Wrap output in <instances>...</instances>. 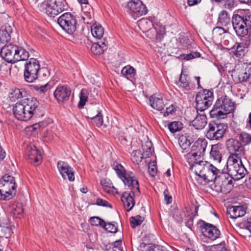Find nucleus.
Masks as SVG:
<instances>
[{"mask_svg": "<svg viewBox=\"0 0 251 251\" xmlns=\"http://www.w3.org/2000/svg\"><path fill=\"white\" fill-rule=\"evenodd\" d=\"M235 106L234 102L226 95L218 98L212 109L209 112L212 118L223 119L227 115L234 111Z\"/></svg>", "mask_w": 251, "mask_h": 251, "instance_id": "obj_1", "label": "nucleus"}, {"mask_svg": "<svg viewBox=\"0 0 251 251\" xmlns=\"http://www.w3.org/2000/svg\"><path fill=\"white\" fill-rule=\"evenodd\" d=\"M232 24L237 35L245 37L251 29V12L248 10H244L239 14H233Z\"/></svg>", "mask_w": 251, "mask_h": 251, "instance_id": "obj_2", "label": "nucleus"}, {"mask_svg": "<svg viewBox=\"0 0 251 251\" xmlns=\"http://www.w3.org/2000/svg\"><path fill=\"white\" fill-rule=\"evenodd\" d=\"M112 166L118 177L126 185L130 188L133 194H140L139 182L132 172L127 171L121 164L117 162H114Z\"/></svg>", "mask_w": 251, "mask_h": 251, "instance_id": "obj_3", "label": "nucleus"}, {"mask_svg": "<svg viewBox=\"0 0 251 251\" xmlns=\"http://www.w3.org/2000/svg\"><path fill=\"white\" fill-rule=\"evenodd\" d=\"M15 178L7 174L0 179V201H9L13 199L17 192Z\"/></svg>", "mask_w": 251, "mask_h": 251, "instance_id": "obj_4", "label": "nucleus"}, {"mask_svg": "<svg viewBox=\"0 0 251 251\" xmlns=\"http://www.w3.org/2000/svg\"><path fill=\"white\" fill-rule=\"evenodd\" d=\"M38 7L40 11L54 17L67 10L68 5L66 1H43Z\"/></svg>", "mask_w": 251, "mask_h": 251, "instance_id": "obj_5", "label": "nucleus"}, {"mask_svg": "<svg viewBox=\"0 0 251 251\" xmlns=\"http://www.w3.org/2000/svg\"><path fill=\"white\" fill-rule=\"evenodd\" d=\"M39 61L35 58L28 60L25 65L24 76L25 80L28 83L35 81L39 77L40 70Z\"/></svg>", "mask_w": 251, "mask_h": 251, "instance_id": "obj_6", "label": "nucleus"}, {"mask_svg": "<svg viewBox=\"0 0 251 251\" xmlns=\"http://www.w3.org/2000/svg\"><path fill=\"white\" fill-rule=\"evenodd\" d=\"M227 128L226 124L210 122L208 125L205 136L210 140L220 141L224 138Z\"/></svg>", "mask_w": 251, "mask_h": 251, "instance_id": "obj_7", "label": "nucleus"}, {"mask_svg": "<svg viewBox=\"0 0 251 251\" xmlns=\"http://www.w3.org/2000/svg\"><path fill=\"white\" fill-rule=\"evenodd\" d=\"M227 174L234 180L242 178L247 173V170L243 165L241 159H228L227 161Z\"/></svg>", "mask_w": 251, "mask_h": 251, "instance_id": "obj_8", "label": "nucleus"}, {"mask_svg": "<svg viewBox=\"0 0 251 251\" xmlns=\"http://www.w3.org/2000/svg\"><path fill=\"white\" fill-rule=\"evenodd\" d=\"M214 99L213 92L208 89H204L202 92H199L196 96V109L203 112L212 104Z\"/></svg>", "mask_w": 251, "mask_h": 251, "instance_id": "obj_9", "label": "nucleus"}, {"mask_svg": "<svg viewBox=\"0 0 251 251\" xmlns=\"http://www.w3.org/2000/svg\"><path fill=\"white\" fill-rule=\"evenodd\" d=\"M57 23L63 30L69 34H72L76 29V19L70 12L65 13L57 20Z\"/></svg>", "mask_w": 251, "mask_h": 251, "instance_id": "obj_10", "label": "nucleus"}, {"mask_svg": "<svg viewBox=\"0 0 251 251\" xmlns=\"http://www.w3.org/2000/svg\"><path fill=\"white\" fill-rule=\"evenodd\" d=\"M226 148L230 153L228 159L240 160L245 154V149L241 143L236 139L230 138L226 143Z\"/></svg>", "mask_w": 251, "mask_h": 251, "instance_id": "obj_11", "label": "nucleus"}, {"mask_svg": "<svg viewBox=\"0 0 251 251\" xmlns=\"http://www.w3.org/2000/svg\"><path fill=\"white\" fill-rule=\"evenodd\" d=\"M197 226L198 229L202 234L210 240H215L220 237V231L212 224L206 223L202 220H200L198 222Z\"/></svg>", "mask_w": 251, "mask_h": 251, "instance_id": "obj_12", "label": "nucleus"}, {"mask_svg": "<svg viewBox=\"0 0 251 251\" xmlns=\"http://www.w3.org/2000/svg\"><path fill=\"white\" fill-rule=\"evenodd\" d=\"M151 142H146L145 145H142L144 150L143 153L140 150H135L131 153V159L134 163L139 164L143 158H148L151 156L153 149Z\"/></svg>", "mask_w": 251, "mask_h": 251, "instance_id": "obj_13", "label": "nucleus"}, {"mask_svg": "<svg viewBox=\"0 0 251 251\" xmlns=\"http://www.w3.org/2000/svg\"><path fill=\"white\" fill-rule=\"evenodd\" d=\"M22 104L25 107L26 114L30 119L35 115L37 114V111L39 106V101L34 97H30L22 100Z\"/></svg>", "mask_w": 251, "mask_h": 251, "instance_id": "obj_14", "label": "nucleus"}, {"mask_svg": "<svg viewBox=\"0 0 251 251\" xmlns=\"http://www.w3.org/2000/svg\"><path fill=\"white\" fill-rule=\"evenodd\" d=\"M25 156L29 163L34 164L40 162L42 159L41 152L34 145L26 146L25 151Z\"/></svg>", "mask_w": 251, "mask_h": 251, "instance_id": "obj_15", "label": "nucleus"}, {"mask_svg": "<svg viewBox=\"0 0 251 251\" xmlns=\"http://www.w3.org/2000/svg\"><path fill=\"white\" fill-rule=\"evenodd\" d=\"M71 94V88L67 85H59L55 90L53 95L59 103L68 101Z\"/></svg>", "mask_w": 251, "mask_h": 251, "instance_id": "obj_16", "label": "nucleus"}, {"mask_svg": "<svg viewBox=\"0 0 251 251\" xmlns=\"http://www.w3.org/2000/svg\"><path fill=\"white\" fill-rule=\"evenodd\" d=\"M57 169L64 179H68L70 181L75 180V175L73 169L68 163L59 161L57 164Z\"/></svg>", "mask_w": 251, "mask_h": 251, "instance_id": "obj_17", "label": "nucleus"}, {"mask_svg": "<svg viewBox=\"0 0 251 251\" xmlns=\"http://www.w3.org/2000/svg\"><path fill=\"white\" fill-rule=\"evenodd\" d=\"M126 6L131 13L138 17L146 15L148 12L142 1H128Z\"/></svg>", "mask_w": 251, "mask_h": 251, "instance_id": "obj_18", "label": "nucleus"}, {"mask_svg": "<svg viewBox=\"0 0 251 251\" xmlns=\"http://www.w3.org/2000/svg\"><path fill=\"white\" fill-rule=\"evenodd\" d=\"M16 45H9L3 47L0 50V57L7 63H15V49Z\"/></svg>", "mask_w": 251, "mask_h": 251, "instance_id": "obj_19", "label": "nucleus"}, {"mask_svg": "<svg viewBox=\"0 0 251 251\" xmlns=\"http://www.w3.org/2000/svg\"><path fill=\"white\" fill-rule=\"evenodd\" d=\"M88 114V118L91 119L92 122L97 126H102L103 120L101 111L98 105H95L89 109Z\"/></svg>", "mask_w": 251, "mask_h": 251, "instance_id": "obj_20", "label": "nucleus"}, {"mask_svg": "<svg viewBox=\"0 0 251 251\" xmlns=\"http://www.w3.org/2000/svg\"><path fill=\"white\" fill-rule=\"evenodd\" d=\"M206 171L202 175V179L206 182L215 181L221 175V170L217 168L212 164L209 163Z\"/></svg>", "mask_w": 251, "mask_h": 251, "instance_id": "obj_21", "label": "nucleus"}, {"mask_svg": "<svg viewBox=\"0 0 251 251\" xmlns=\"http://www.w3.org/2000/svg\"><path fill=\"white\" fill-rule=\"evenodd\" d=\"M13 114L15 117L19 120L22 121H27L30 120L28 117L25 107L21 101H19L15 103L13 107Z\"/></svg>", "mask_w": 251, "mask_h": 251, "instance_id": "obj_22", "label": "nucleus"}, {"mask_svg": "<svg viewBox=\"0 0 251 251\" xmlns=\"http://www.w3.org/2000/svg\"><path fill=\"white\" fill-rule=\"evenodd\" d=\"M149 102L151 106L154 109L161 111L166 106L163 96L160 94H154L149 98Z\"/></svg>", "mask_w": 251, "mask_h": 251, "instance_id": "obj_23", "label": "nucleus"}, {"mask_svg": "<svg viewBox=\"0 0 251 251\" xmlns=\"http://www.w3.org/2000/svg\"><path fill=\"white\" fill-rule=\"evenodd\" d=\"M140 194H133L131 191L130 192H125L121 196V201H122L124 207L126 211H130L134 207L135 201L134 199L135 195H139Z\"/></svg>", "mask_w": 251, "mask_h": 251, "instance_id": "obj_24", "label": "nucleus"}, {"mask_svg": "<svg viewBox=\"0 0 251 251\" xmlns=\"http://www.w3.org/2000/svg\"><path fill=\"white\" fill-rule=\"evenodd\" d=\"M207 146V141L205 139H198L191 147V150L196 152L199 156H203L204 154Z\"/></svg>", "mask_w": 251, "mask_h": 251, "instance_id": "obj_25", "label": "nucleus"}, {"mask_svg": "<svg viewBox=\"0 0 251 251\" xmlns=\"http://www.w3.org/2000/svg\"><path fill=\"white\" fill-rule=\"evenodd\" d=\"M207 119L204 113H198L195 119L191 121V125L196 129L201 130L204 128L207 123Z\"/></svg>", "mask_w": 251, "mask_h": 251, "instance_id": "obj_26", "label": "nucleus"}, {"mask_svg": "<svg viewBox=\"0 0 251 251\" xmlns=\"http://www.w3.org/2000/svg\"><path fill=\"white\" fill-rule=\"evenodd\" d=\"M12 31L13 28L9 24L3 25L0 28V41L3 43L9 42Z\"/></svg>", "mask_w": 251, "mask_h": 251, "instance_id": "obj_27", "label": "nucleus"}, {"mask_svg": "<svg viewBox=\"0 0 251 251\" xmlns=\"http://www.w3.org/2000/svg\"><path fill=\"white\" fill-rule=\"evenodd\" d=\"M248 44L247 42H236L231 48L233 54L237 57H243L247 52Z\"/></svg>", "mask_w": 251, "mask_h": 251, "instance_id": "obj_28", "label": "nucleus"}, {"mask_svg": "<svg viewBox=\"0 0 251 251\" xmlns=\"http://www.w3.org/2000/svg\"><path fill=\"white\" fill-rule=\"evenodd\" d=\"M202 157L200 160L195 163L194 166L191 169V170L194 172L196 175L198 176L201 178H202V175L204 174L205 171H206V169L207 168V164H209V162L203 161L202 159Z\"/></svg>", "mask_w": 251, "mask_h": 251, "instance_id": "obj_29", "label": "nucleus"}, {"mask_svg": "<svg viewBox=\"0 0 251 251\" xmlns=\"http://www.w3.org/2000/svg\"><path fill=\"white\" fill-rule=\"evenodd\" d=\"M222 146L220 143L212 145L210 152V158L218 163L221 162L223 157L221 152Z\"/></svg>", "mask_w": 251, "mask_h": 251, "instance_id": "obj_30", "label": "nucleus"}, {"mask_svg": "<svg viewBox=\"0 0 251 251\" xmlns=\"http://www.w3.org/2000/svg\"><path fill=\"white\" fill-rule=\"evenodd\" d=\"M227 213L230 218L235 219L244 216L246 211L243 206H232L227 209Z\"/></svg>", "mask_w": 251, "mask_h": 251, "instance_id": "obj_31", "label": "nucleus"}, {"mask_svg": "<svg viewBox=\"0 0 251 251\" xmlns=\"http://www.w3.org/2000/svg\"><path fill=\"white\" fill-rule=\"evenodd\" d=\"M177 85L178 87L182 89L185 93H187L192 88V86L189 81V77L186 75H180Z\"/></svg>", "mask_w": 251, "mask_h": 251, "instance_id": "obj_32", "label": "nucleus"}, {"mask_svg": "<svg viewBox=\"0 0 251 251\" xmlns=\"http://www.w3.org/2000/svg\"><path fill=\"white\" fill-rule=\"evenodd\" d=\"M108 42L100 41L98 43H94L91 47V52L95 55L102 54L107 49Z\"/></svg>", "mask_w": 251, "mask_h": 251, "instance_id": "obj_33", "label": "nucleus"}, {"mask_svg": "<svg viewBox=\"0 0 251 251\" xmlns=\"http://www.w3.org/2000/svg\"><path fill=\"white\" fill-rule=\"evenodd\" d=\"M15 63L26 60L29 57V53L25 49L16 46L15 49Z\"/></svg>", "mask_w": 251, "mask_h": 251, "instance_id": "obj_34", "label": "nucleus"}, {"mask_svg": "<svg viewBox=\"0 0 251 251\" xmlns=\"http://www.w3.org/2000/svg\"><path fill=\"white\" fill-rule=\"evenodd\" d=\"M104 28L101 25L95 23L91 26V33L93 37L100 39L104 34Z\"/></svg>", "mask_w": 251, "mask_h": 251, "instance_id": "obj_35", "label": "nucleus"}, {"mask_svg": "<svg viewBox=\"0 0 251 251\" xmlns=\"http://www.w3.org/2000/svg\"><path fill=\"white\" fill-rule=\"evenodd\" d=\"M6 62L2 58H0V75L3 77H7L11 74L12 66Z\"/></svg>", "mask_w": 251, "mask_h": 251, "instance_id": "obj_36", "label": "nucleus"}, {"mask_svg": "<svg viewBox=\"0 0 251 251\" xmlns=\"http://www.w3.org/2000/svg\"><path fill=\"white\" fill-rule=\"evenodd\" d=\"M100 183L104 191L107 193L117 194V189L115 188L109 179L103 178L100 180Z\"/></svg>", "mask_w": 251, "mask_h": 251, "instance_id": "obj_37", "label": "nucleus"}, {"mask_svg": "<svg viewBox=\"0 0 251 251\" xmlns=\"http://www.w3.org/2000/svg\"><path fill=\"white\" fill-rule=\"evenodd\" d=\"M27 95L26 91L23 88H15L12 90L10 93V99L12 100H16L18 99H22L26 97Z\"/></svg>", "mask_w": 251, "mask_h": 251, "instance_id": "obj_38", "label": "nucleus"}, {"mask_svg": "<svg viewBox=\"0 0 251 251\" xmlns=\"http://www.w3.org/2000/svg\"><path fill=\"white\" fill-rule=\"evenodd\" d=\"M148 19L150 20L149 24L154 26V29H155L156 31V38L157 40H161L164 38V35L166 34V28L164 26L161 25H156V26H155L152 23V18L149 17Z\"/></svg>", "mask_w": 251, "mask_h": 251, "instance_id": "obj_39", "label": "nucleus"}, {"mask_svg": "<svg viewBox=\"0 0 251 251\" xmlns=\"http://www.w3.org/2000/svg\"><path fill=\"white\" fill-rule=\"evenodd\" d=\"M202 157L201 156H199V154H197L196 152L191 151L186 155V158L190 166V169H191L192 167L194 166L195 163H197Z\"/></svg>", "mask_w": 251, "mask_h": 251, "instance_id": "obj_40", "label": "nucleus"}, {"mask_svg": "<svg viewBox=\"0 0 251 251\" xmlns=\"http://www.w3.org/2000/svg\"><path fill=\"white\" fill-rule=\"evenodd\" d=\"M230 17L227 13L224 10L221 11L219 14L217 24L223 26H227L230 23Z\"/></svg>", "mask_w": 251, "mask_h": 251, "instance_id": "obj_41", "label": "nucleus"}, {"mask_svg": "<svg viewBox=\"0 0 251 251\" xmlns=\"http://www.w3.org/2000/svg\"><path fill=\"white\" fill-rule=\"evenodd\" d=\"M201 55V53L198 51H192L188 54H181L177 58L180 60L188 61L196 58H199Z\"/></svg>", "mask_w": 251, "mask_h": 251, "instance_id": "obj_42", "label": "nucleus"}, {"mask_svg": "<svg viewBox=\"0 0 251 251\" xmlns=\"http://www.w3.org/2000/svg\"><path fill=\"white\" fill-rule=\"evenodd\" d=\"M79 98L80 100L78 104V107L81 109L84 107L88 99V93L86 89H83L81 90L79 95Z\"/></svg>", "mask_w": 251, "mask_h": 251, "instance_id": "obj_43", "label": "nucleus"}, {"mask_svg": "<svg viewBox=\"0 0 251 251\" xmlns=\"http://www.w3.org/2000/svg\"><path fill=\"white\" fill-rule=\"evenodd\" d=\"M168 126L171 132L175 133L180 131L182 128V124L180 122L174 121L170 123Z\"/></svg>", "mask_w": 251, "mask_h": 251, "instance_id": "obj_44", "label": "nucleus"}, {"mask_svg": "<svg viewBox=\"0 0 251 251\" xmlns=\"http://www.w3.org/2000/svg\"><path fill=\"white\" fill-rule=\"evenodd\" d=\"M144 219L145 218L144 217L139 215L131 217L129 219L131 226L135 228L136 226L141 225Z\"/></svg>", "mask_w": 251, "mask_h": 251, "instance_id": "obj_45", "label": "nucleus"}, {"mask_svg": "<svg viewBox=\"0 0 251 251\" xmlns=\"http://www.w3.org/2000/svg\"><path fill=\"white\" fill-rule=\"evenodd\" d=\"M121 74L127 77H132L135 75L136 70L130 66H126L123 68Z\"/></svg>", "mask_w": 251, "mask_h": 251, "instance_id": "obj_46", "label": "nucleus"}, {"mask_svg": "<svg viewBox=\"0 0 251 251\" xmlns=\"http://www.w3.org/2000/svg\"><path fill=\"white\" fill-rule=\"evenodd\" d=\"M239 139L244 146L251 144V134L246 132H242L239 134Z\"/></svg>", "mask_w": 251, "mask_h": 251, "instance_id": "obj_47", "label": "nucleus"}, {"mask_svg": "<svg viewBox=\"0 0 251 251\" xmlns=\"http://www.w3.org/2000/svg\"><path fill=\"white\" fill-rule=\"evenodd\" d=\"M83 13H93V8L88 1H78Z\"/></svg>", "mask_w": 251, "mask_h": 251, "instance_id": "obj_48", "label": "nucleus"}, {"mask_svg": "<svg viewBox=\"0 0 251 251\" xmlns=\"http://www.w3.org/2000/svg\"><path fill=\"white\" fill-rule=\"evenodd\" d=\"M238 79L241 82L251 81V75L249 71H247L246 68L244 72L239 73Z\"/></svg>", "mask_w": 251, "mask_h": 251, "instance_id": "obj_49", "label": "nucleus"}, {"mask_svg": "<svg viewBox=\"0 0 251 251\" xmlns=\"http://www.w3.org/2000/svg\"><path fill=\"white\" fill-rule=\"evenodd\" d=\"M89 223L92 226L102 227L103 225L104 224V221L98 217H94L90 219Z\"/></svg>", "mask_w": 251, "mask_h": 251, "instance_id": "obj_50", "label": "nucleus"}, {"mask_svg": "<svg viewBox=\"0 0 251 251\" xmlns=\"http://www.w3.org/2000/svg\"><path fill=\"white\" fill-rule=\"evenodd\" d=\"M102 227H103L105 230L110 233H115L117 231L118 228L115 225L111 223H106L104 222V224L103 225Z\"/></svg>", "mask_w": 251, "mask_h": 251, "instance_id": "obj_51", "label": "nucleus"}, {"mask_svg": "<svg viewBox=\"0 0 251 251\" xmlns=\"http://www.w3.org/2000/svg\"><path fill=\"white\" fill-rule=\"evenodd\" d=\"M82 19L84 23L87 25L92 24L94 22V19L92 13H83Z\"/></svg>", "mask_w": 251, "mask_h": 251, "instance_id": "obj_52", "label": "nucleus"}, {"mask_svg": "<svg viewBox=\"0 0 251 251\" xmlns=\"http://www.w3.org/2000/svg\"><path fill=\"white\" fill-rule=\"evenodd\" d=\"M177 106L176 104H172L166 109L165 112L163 114L164 117L169 116L170 114L174 113L177 108Z\"/></svg>", "mask_w": 251, "mask_h": 251, "instance_id": "obj_53", "label": "nucleus"}, {"mask_svg": "<svg viewBox=\"0 0 251 251\" xmlns=\"http://www.w3.org/2000/svg\"><path fill=\"white\" fill-rule=\"evenodd\" d=\"M148 172L151 176H154L157 173V167L154 162H150L148 167Z\"/></svg>", "mask_w": 251, "mask_h": 251, "instance_id": "obj_54", "label": "nucleus"}, {"mask_svg": "<svg viewBox=\"0 0 251 251\" xmlns=\"http://www.w3.org/2000/svg\"><path fill=\"white\" fill-rule=\"evenodd\" d=\"M226 33L225 29L220 26H217L213 28L212 31V35L215 37H217L219 35H222Z\"/></svg>", "mask_w": 251, "mask_h": 251, "instance_id": "obj_55", "label": "nucleus"}, {"mask_svg": "<svg viewBox=\"0 0 251 251\" xmlns=\"http://www.w3.org/2000/svg\"><path fill=\"white\" fill-rule=\"evenodd\" d=\"M50 85L47 83L45 85L40 86V87L36 86L35 87V90L39 91L40 93H44L50 90Z\"/></svg>", "mask_w": 251, "mask_h": 251, "instance_id": "obj_56", "label": "nucleus"}, {"mask_svg": "<svg viewBox=\"0 0 251 251\" xmlns=\"http://www.w3.org/2000/svg\"><path fill=\"white\" fill-rule=\"evenodd\" d=\"M165 201L167 204H170L172 202V197L169 195V191L167 189L164 191Z\"/></svg>", "mask_w": 251, "mask_h": 251, "instance_id": "obj_57", "label": "nucleus"}, {"mask_svg": "<svg viewBox=\"0 0 251 251\" xmlns=\"http://www.w3.org/2000/svg\"><path fill=\"white\" fill-rule=\"evenodd\" d=\"M96 204L99 206H102L106 207L108 206L109 205V203L107 201L100 198L97 199L96 201Z\"/></svg>", "mask_w": 251, "mask_h": 251, "instance_id": "obj_58", "label": "nucleus"}, {"mask_svg": "<svg viewBox=\"0 0 251 251\" xmlns=\"http://www.w3.org/2000/svg\"><path fill=\"white\" fill-rule=\"evenodd\" d=\"M185 141L184 143H182L181 144L182 142V141L181 140L179 143L180 146L183 150H186L188 148L190 147L191 145V142L189 140H187V139H185Z\"/></svg>", "mask_w": 251, "mask_h": 251, "instance_id": "obj_59", "label": "nucleus"}, {"mask_svg": "<svg viewBox=\"0 0 251 251\" xmlns=\"http://www.w3.org/2000/svg\"><path fill=\"white\" fill-rule=\"evenodd\" d=\"M243 226L250 231L251 233V221H247L242 224Z\"/></svg>", "mask_w": 251, "mask_h": 251, "instance_id": "obj_60", "label": "nucleus"}, {"mask_svg": "<svg viewBox=\"0 0 251 251\" xmlns=\"http://www.w3.org/2000/svg\"><path fill=\"white\" fill-rule=\"evenodd\" d=\"M23 212L24 210L21 206H17L14 210V214L20 215Z\"/></svg>", "mask_w": 251, "mask_h": 251, "instance_id": "obj_61", "label": "nucleus"}, {"mask_svg": "<svg viewBox=\"0 0 251 251\" xmlns=\"http://www.w3.org/2000/svg\"><path fill=\"white\" fill-rule=\"evenodd\" d=\"M198 209H199V206H195V212L193 216H190L188 219V221H191V222L193 223V220L194 219V217L198 215Z\"/></svg>", "mask_w": 251, "mask_h": 251, "instance_id": "obj_62", "label": "nucleus"}, {"mask_svg": "<svg viewBox=\"0 0 251 251\" xmlns=\"http://www.w3.org/2000/svg\"><path fill=\"white\" fill-rule=\"evenodd\" d=\"M216 251H229V250L225 246L220 245L217 246Z\"/></svg>", "mask_w": 251, "mask_h": 251, "instance_id": "obj_63", "label": "nucleus"}, {"mask_svg": "<svg viewBox=\"0 0 251 251\" xmlns=\"http://www.w3.org/2000/svg\"><path fill=\"white\" fill-rule=\"evenodd\" d=\"M122 245V241L121 240H118L115 241L113 243V246L114 248H118L120 249V247Z\"/></svg>", "mask_w": 251, "mask_h": 251, "instance_id": "obj_64", "label": "nucleus"}]
</instances>
